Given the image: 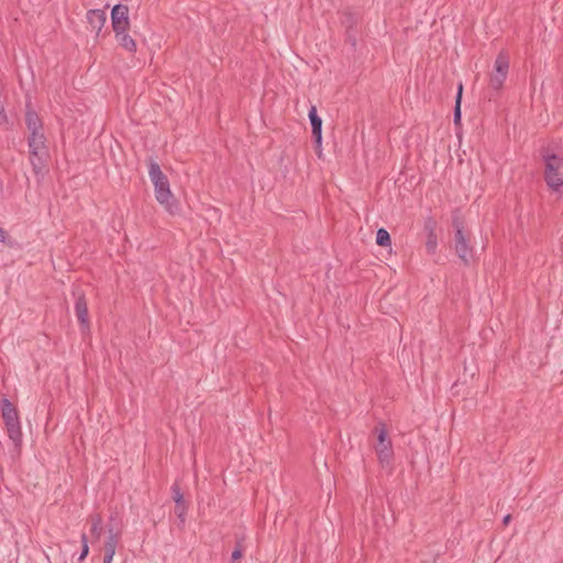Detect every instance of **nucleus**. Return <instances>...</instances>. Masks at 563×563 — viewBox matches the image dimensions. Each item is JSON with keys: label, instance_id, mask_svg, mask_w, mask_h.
I'll return each instance as SVG.
<instances>
[{"label": "nucleus", "instance_id": "f257e3e1", "mask_svg": "<svg viewBox=\"0 0 563 563\" xmlns=\"http://www.w3.org/2000/svg\"><path fill=\"white\" fill-rule=\"evenodd\" d=\"M540 156L544 163L545 184L552 191L563 194V156L551 145L542 146Z\"/></svg>", "mask_w": 563, "mask_h": 563}, {"label": "nucleus", "instance_id": "f03ea898", "mask_svg": "<svg viewBox=\"0 0 563 563\" xmlns=\"http://www.w3.org/2000/svg\"><path fill=\"white\" fill-rule=\"evenodd\" d=\"M148 176L154 185L156 200L163 205L169 213H175L178 210V205L170 191L169 180L162 172L158 163L152 157L148 159Z\"/></svg>", "mask_w": 563, "mask_h": 563}, {"label": "nucleus", "instance_id": "7ed1b4c3", "mask_svg": "<svg viewBox=\"0 0 563 563\" xmlns=\"http://www.w3.org/2000/svg\"><path fill=\"white\" fill-rule=\"evenodd\" d=\"M0 409L9 439L13 443L14 452L19 455L22 449L23 434L18 408L5 397H0Z\"/></svg>", "mask_w": 563, "mask_h": 563}, {"label": "nucleus", "instance_id": "20e7f679", "mask_svg": "<svg viewBox=\"0 0 563 563\" xmlns=\"http://www.w3.org/2000/svg\"><path fill=\"white\" fill-rule=\"evenodd\" d=\"M452 225L455 230L454 250L459 258L468 266L474 256V250L471 245L470 233L465 230L464 220L454 212L452 216Z\"/></svg>", "mask_w": 563, "mask_h": 563}, {"label": "nucleus", "instance_id": "39448f33", "mask_svg": "<svg viewBox=\"0 0 563 563\" xmlns=\"http://www.w3.org/2000/svg\"><path fill=\"white\" fill-rule=\"evenodd\" d=\"M374 433L377 435V444L375 450L380 464H389L393 456V444L388 437L387 428L384 422H378L374 428Z\"/></svg>", "mask_w": 563, "mask_h": 563}, {"label": "nucleus", "instance_id": "423d86ee", "mask_svg": "<svg viewBox=\"0 0 563 563\" xmlns=\"http://www.w3.org/2000/svg\"><path fill=\"white\" fill-rule=\"evenodd\" d=\"M129 7L123 3L115 4L111 10V23L115 34L130 29Z\"/></svg>", "mask_w": 563, "mask_h": 563}, {"label": "nucleus", "instance_id": "0eeeda50", "mask_svg": "<svg viewBox=\"0 0 563 563\" xmlns=\"http://www.w3.org/2000/svg\"><path fill=\"white\" fill-rule=\"evenodd\" d=\"M76 297L75 313L80 324V329L85 332L90 329V321L88 316V306L84 292H74Z\"/></svg>", "mask_w": 563, "mask_h": 563}, {"label": "nucleus", "instance_id": "6e6552de", "mask_svg": "<svg viewBox=\"0 0 563 563\" xmlns=\"http://www.w3.org/2000/svg\"><path fill=\"white\" fill-rule=\"evenodd\" d=\"M86 18L91 31L99 35L107 21L106 11L101 9L89 10Z\"/></svg>", "mask_w": 563, "mask_h": 563}, {"label": "nucleus", "instance_id": "1a4fd4ad", "mask_svg": "<svg viewBox=\"0 0 563 563\" xmlns=\"http://www.w3.org/2000/svg\"><path fill=\"white\" fill-rule=\"evenodd\" d=\"M47 158V150H38L36 154H30L32 169L36 176H43L45 174Z\"/></svg>", "mask_w": 563, "mask_h": 563}, {"label": "nucleus", "instance_id": "9d476101", "mask_svg": "<svg viewBox=\"0 0 563 563\" xmlns=\"http://www.w3.org/2000/svg\"><path fill=\"white\" fill-rule=\"evenodd\" d=\"M46 137L44 135L43 130L30 132L27 137V145L30 148V154H36L38 150H47L46 147Z\"/></svg>", "mask_w": 563, "mask_h": 563}, {"label": "nucleus", "instance_id": "9b49d317", "mask_svg": "<svg viewBox=\"0 0 563 563\" xmlns=\"http://www.w3.org/2000/svg\"><path fill=\"white\" fill-rule=\"evenodd\" d=\"M507 76L508 75L490 73V75H489V89H490L489 99H493V98L499 96V92L504 87Z\"/></svg>", "mask_w": 563, "mask_h": 563}, {"label": "nucleus", "instance_id": "f8f14e48", "mask_svg": "<svg viewBox=\"0 0 563 563\" xmlns=\"http://www.w3.org/2000/svg\"><path fill=\"white\" fill-rule=\"evenodd\" d=\"M25 124L30 132L43 130V122L33 109H27L25 111Z\"/></svg>", "mask_w": 563, "mask_h": 563}, {"label": "nucleus", "instance_id": "ddd939ff", "mask_svg": "<svg viewBox=\"0 0 563 563\" xmlns=\"http://www.w3.org/2000/svg\"><path fill=\"white\" fill-rule=\"evenodd\" d=\"M508 70H509V57L504 52H500L494 62V69L492 73L508 75Z\"/></svg>", "mask_w": 563, "mask_h": 563}, {"label": "nucleus", "instance_id": "4468645a", "mask_svg": "<svg viewBox=\"0 0 563 563\" xmlns=\"http://www.w3.org/2000/svg\"><path fill=\"white\" fill-rule=\"evenodd\" d=\"M308 117L311 124L312 135L322 133V119L318 115L316 106L310 107Z\"/></svg>", "mask_w": 563, "mask_h": 563}, {"label": "nucleus", "instance_id": "2eb2a0df", "mask_svg": "<svg viewBox=\"0 0 563 563\" xmlns=\"http://www.w3.org/2000/svg\"><path fill=\"white\" fill-rule=\"evenodd\" d=\"M115 37L119 42V45L126 49L130 53L136 52V43L135 41L126 33V31H122L121 34H115Z\"/></svg>", "mask_w": 563, "mask_h": 563}, {"label": "nucleus", "instance_id": "dca6fc26", "mask_svg": "<svg viewBox=\"0 0 563 563\" xmlns=\"http://www.w3.org/2000/svg\"><path fill=\"white\" fill-rule=\"evenodd\" d=\"M90 533L93 538L99 539L102 533V518L99 514L91 515L90 518Z\"/></svg>", "mask_w": 563, "mask_h": 563}, {"label": "nucleus", "instance_id": "f3484780", "mask_svg": "<svg viewBox=\"0 0 563 563\" xmlns=\"http://www.w3.org/2000/svg\"><path fill=\"white\" fill-rule=\"evenodd\" d=\"M462 95H463V85L462 82L457 86V91L455 96V106H454V123L460 124L461 122V102H462Z\"/></svg>", "mask_w": 563, "mask_h": 563}, {"label": "nucleus", "instance_id": "a211bd4d", "mask_svg": "<svg viewBox=\"0 0 563 563\" xmlns=\"http://www.w3.org/2000/svg\"><path fill=\"white\" fill-rule=\"evenodd\" d=\"M376 243L379 246H389L391 244L390 234L388 233V231L386 229L380 228L377 230Z\"/></svg>", "mask_w": 563, "mask_h": 563}, {"label": "nucleus", "instance_id": "6ab92c4d", "mask_svg": "<svg viewBox=\"0 0 563 563\" xmlns=\"http://www.w3.org/2000/svg\"><path fill=\"white\" fill-rule=\"evenodd\" d=\"M357 20L358 18L355 13L344 12L342 18V24L346 27V30H353L355 29Z\"/></svg>", "mask_w": 563, "mask_h": 563}, {"label": "nucleus", "instance_id": "aec40b11", "mask_svg": "<svg viewBox=\"0 0 563 563\" xmlns=\"http://www.w3.org/2000/svg\"><path fill=\"white\" fill-rule=\"evenodd\" d=\"M187 506L186 503L175 505V515L179 519V526L184 527L186 522Z\"/></svg>", "mask_w": 563, "mask_h": 563}, {"label": "nucleus", "instance_id": "412c9836", "mask_svg": "<svg viewBox=\"0 0 563 563\" xmlns=\"http://www.w3.org/2000/svg\"><path fill=\"white\" fill-rule=\"evenodd\" d=\"M438 247L437 234L427 235L426 249L429 254H434Z\"/></svg>", "mask_w": 563, "mask_h": 563}, {"label": "nucleus", "instance_id": "4be33fe9", "mask_svg": "<svg viewBox=\"0 0 563 563\" xmlns=\"http://www.w3.org/2000/svg\"><path fill=\"white\" fill-rule=\"evenodd\" d=\"M119 540L120 536H108L103 545V550L115 552Z\"/></svg>", "mask_w": 563, "mask_h": 563}, {"label": "nucleus", "instance_id": "5701e85b", "mask_svg": "<svg viewBox=\"0 0 563 563\" xmlns=\"http://www.w3.org/2000/svg\"><path fill=\"white\" fill-rule=\"evenodd\" d=\"M423 229L427 233V235L437 234V221L432 217H428L424 220Z\"/></svg>", "mask_w": 563, "mask_h": 563}, {"label": "nucleus", "instance_id": "b1692460", "mask_svg": "<svg viewBox=\"0 0 563 563\" xmlns=\"http://www.w3.org/2000/svg\"><path fill=\"white\" fill-rule=\"evenodd\" d=\"M172 492H173V499L175 501V505L185 503L184 495H183L180 487L177 483L173 484Z\"/></svg>", "mask_w": 563, "mask_h": 563}, {"label": "nucleus", "instance_id": "393cba45", "mask_svg": "<svg viewBox=\"0 0 563 563\" xmlns=\"http://www.w3.org/2000/svg\"><path fill=\"white\" fill-rule=\"evenodd\" d=\"M81 543H82V547H81V552L78 558V561H84L89 553L88 538H87L86 533L81 534Z\"/></svg>", "mask_w": 563, "mask_h": 563}, {"label": "nucleus", "instance_id": "a878e982", "mask_svg": "<svg viewBox=\"0 0 563 563\" xmlns=\"http://www.w3.org/2000/svg\"><path fill=\"white\" fill-rule=\"evenodd\" d=\"M346 41L351 44L352 47H355L357 44V30H346Z\"/></svg>", "mask_w": 563, "mask_h": 563}, {"label": "nucleus", "instance_id": "bb28decb", "mask_svg": "<svg viewBox=\"0 0 563 563\" xmlns=\"http://www.w3.org/2000/svg\"><path fill=\"white\" fill-rule=\"evenodd\" d=\"M312 137H313L314 146L321 147L322 146V133L313 134Z\"/></svg>", "mask_w": 563, "mask_h": 563}, {"label": "nucleus", "instance_id": "cd10ccee", "mask_svg": "<svg viewBox=\"0 0 563 563\" xmlns=\"http://www.w3.org/2000/svg\"><path fill=\"white\" fill-rule=\"evenodd\" d=\"M115 552L104 550L103 563H111Z\"/></svg>", "mask_w": 563, "mask_h": 563}, {"label": "nucleus", "instance_id": "c85d7f7f", "mask_svg": "<svg viewBox=\"0 0 563 563\" xmlns=\"http://www.w3.org/2000/svg\"><path fill=\"white\" fill-rule=\"evenodd\" d=\"M242 556H243L242 550H233L232 555H231L233 563H239L236 561L239 559H241Z\"/></svg>", "mask_w": 563, "mask_h": 563}, {"label": "nucleus", "instance_id": "c756f323", "mask_svg": "<svg viewBox=\"0 0 563 563\" xmlns=\"http://www.w3.org/2000/svg\"><path fill=\"white\" fill-rule=\"evenodd\" d=\"M8 122V117L4 108L0 104V125Z\"/></svg>", "mask_w": 563, "mask_h": 563}, {"label": "nucleus", "instance_id": "7c9ffc66", "mask_svg": "<svg viewBox=\"0 0 563 563\" xmlns=\"http://www.w3.org/2000/svg\"><path fill=\"white\" fill-rule=\"evenodd\" d=\"M108 536H121L119 529H117L111 523L108 526Z\"/></svg>", "mask_w": 563, "mask_h": 563}, {"label": "nucleus", "instance_id": "2f4dec72", "mask_svg": "<svg viewBox=\"0 0 563 563\" xmlns=\"http://www.w3.org/2000/svg\"><path fill=\"white\" fill-rule=\"evenodd\" d=\"M242 541H243V539H240L236 541L234 550H242V552H244V547L242 544Z\"/></svg>", "mask_w": 563, "mask_h": 563}, {"label": "nucleus", "instance_id": "473e14b6", "mask_svg": "<svg viewBox=\"0 0 563 563\" xmlns=\"http://www.w3.org/2000/svg\"><path fill=\"white\" fill-rule=\"evenodd\" d=\"M7 235V232L2 228H0V242H4Z\"/></svg>", "mask_w": 563, "mask_h": 563}, {"label": "nucleus", "instance_id": "72a5a7b5", "mask_svg": "<svg viewBox=\"0 0 563 563\" xmlns=\"http://www.w3.org/2000/svg\"><path fill=\"white\" fill-rule=\"evenodd\" d=\"M314 152H316V154H317V156H318L319 158H321V157H322V146H321V147H316V146H314Z\"/></svg>", "mask_w": 563, "mask_h": 563}, {"label": "nucleus", "instance_id": "f704fd0d", "mask_svg": "<svg viewBox=\"0 0 563 563\" xmlns=\"http://www.w3.org/2000/svg\"><path fill=\"white\" fill-rule=\"evenodd\" d=\"M510 519H511V516H510V515H507V516H505V517H504V520H503V521H504V523H505V525H508V522L510 521Z\"/></svg>", "mask_w": 563, "mask_h": 563}]
</instances>
